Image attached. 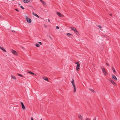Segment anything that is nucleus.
<instances>
[{
    "label": "nucleus",
    "instance_id": "39448f33",
    "mask_svg": "<svg viewBox=\"0 0 120 120\" xmlns=\"http://www.w3.org/2000/svg\"><path fill=\"white\" fill-rule=\"evenodd\" d=\"M26 19L27 21V22L29 23H30L31 22V19L29 18H28L26 16Z\"/></svg>",
    "mask_w": 120,
    "mask_h": 120
},
{
    "label": "nucleus",
    "instance_id": "20e7f679",
    "mask_svg": "<svg viewBox=\"0 0 120 120\" xmlns=\"http://www.w3.org/2000/svg\"><path fill=\"white\" fill-rule=\"evenodd\" d=\"M74 82V80L73 79L71 81V83H72L73 86L74 87V90H76V89L75 88V85Z\"/></svg>",
    "mask_w": 120,
    "mask_h": 120
},
{
    "label": "nucleus",
    "instance_id": "2eb2a0df",
    "mask_svg": "<svg viewBox=\"0 0 120 120\" xmlns=\"http://www.w3.org/2000/svg\"><path fill=\"white\" fill-rule=\"evenodd\" d=\"M43 79L47 81H48L49 80L48 79L45 77H43Z\"/></svg>",
    "mask_w": 120,
    "mask_h": 120
},
{
    "label": "nucleus",
    "instance_id": "4be33fe9",
    "mask_svg": "<svg viewBox=\"0 0 120 120\" xmlns=\"http://www.w3.org/2000/svg\"><path fill=\"white\" fill-rule=\"evenodd\" d=\"M18 75L21 77H23V76L22 75L20 74H18Z\"/></svg>",
    "mask_w": 120,
    "mask_h": 120
},
{
    "label": "nucleus",
    "instance_id": "4468645a",
    "mask_svg": "<svg viewBox=\"0 0 120 120\" xmlns=\"http://www.w3.org/2000/svg\"><path fill=\"white\" fill-rule=\"evenodd\" d=\"M71 29L72 30H73L74 31V32L76 30V29L74 27H71Z\"/></svg>",
    "mask_w": 120,
    "mask_h": 120
},
{
    "label": "nucleus",
    "instance_id": "7ed1b4c3",
    "mask_svg": "<svg viewBox=\"0 0 120 120\" xmlns=\"http://www.w3.org/2000/svg\"><path fill=\"white\" fill-rule=\"evenodd\" d=\"M11 52L14 55H17V53L16 52L15 50L13 49H11Z\"/></svg>",
    "mask_w": 120,
    "mask_h": 120
},
{
    "label": "nucleus",
    "instance_id": "c85d7f7f",
    "mask_svg": "<svg viewBox=\"0 0 120 120\" xmlns=\"http://www.w3.org/2000/svg\"><path fill=\"white\" fill-rule=\"evenodd\" d=\"M106 65H108V66H109V64H108L107 63H106Z\"/></svg>",
    "mask_w": 120,
    "mask_h": 120
},
{
    "label": "nucleus",
    "instance_id": "a211bd4d",
    "mask_svg": "<svg viewBox=\"0 0 120 120\" xmlns=\"http://www.w3.org/2000/svg\"><path fill=\"white\" fill-rule=\"evenodd\" d=\"M33 14L35 16H36L37 17V18H39V16H38V15H37V14H35V13H33Z\"/></svg>",
    "mask_w": 120,
    "mask_h": 120
},
{
    "label": "nucleus",
    "instance_id": "0eeeda50",
    "mask_svg": "<svg viewBox=\"0 0 120 120\" xmlns=\"http://www.w3.org/2000/svg\"><path fill=\"white\" fill-rule=\"evenodd\" d=\"M112 79H114L116 81L117 80V78L114 75H112Z\"/></svg>",
    "mask_w": 120,
    "mask_h": 120
},
{
    "label": "nucleus",
    "instance_id": "f3484780",
    "mask_svg": "<svg viewBox=\"0 0 120 120\" xmlns=\"http://www.w3.org/2000/svg\"><path fill=\"white\" fill-rule=\"evenodd\" d=\"M11 78H12L13 79H16L15 77L13 75H11Z\"/></svg>",
    "mask_w": 120,
    "mask_h": 120
},
{
    "label": "nucleus",
    "instance_id": "5701e85b",
    "mask_svg": "<svg viewBox=\"0 0 120 120\" xmlns=\"http://www.w3.org/2000/svg\"><path fill=\"white\" fill-rule=\"evenodd\" d=\"M112 68V69L113 71L115 73L116 72V71H115L114 69V68H113V67Z\"/></svg>",
    "mask_w": 120,
    "mask_h": 120
},
{
    "label": "nucleus",
    "instance_id": "393cba45",
    "mask_svg": "<svg viewBox=\"0 0 120 120\" xmlns=\"http://www.w3.org/2000/svg\"><path fill=\"white\" fill-rule=\"evenodd\" d=\"M56 28L57 29H59V27L58 26H56Z\"/></svg>",
    "mask_w": 120,
    "mask_h": 120
},
{
    "label": "nucleus",
    "instance_id": "9d476101",
    "mask_svg": "<svg viewBox=\"0 0 120 120\" xmlns=\"http://www.w3.org/2000/svg\"><path fill=\"white\" fill-rule=\"evenodd\" d=\"M23 2L25 3H26L30 1V0H23Z\"/></svg>",
    "mask_w": 120,
    "mask_h": 120
},
{
    "label": "nucleus",
    "instance_id": "4c0bfd02",
    "mask_svg": "<svg viewBox=\"0 0 120 120\" xmlns=\"http://www.w3.org/2000/svg\"><path fill=\"white\" fill-rule=\"evenodd\" d=\"M112 15V14H110V16H111Z\"/></svg>",
    "mask_w": 120,
    "mask_h": 120
},
{
    "label": "nucleus",
    "instance_id": "6e6552de",
    "mask_svg": "<svg viewBox=\"0 0 120 120\" xmlns=\"http://www.w3.org/2000/svg\"><path fill=\"white\" fill-rule=\"evenodd\" d=\"M21 105L22 107V109H25V107L24 106V105L23 104V103L22 102H21Z\"/></svg>",
    "mask_w": 120,
    "mask_h": 120
},
{
    "label": "nucleus",
    "instance_id": "423d86ee",
    "mask_svg": "<svg viewBox=\"0 0 120 120\" xmlns=\"http://www.w3.org/2000/svg\"><path fill=\"white\" fill-rule=\"evenodd\" d=\"M109 80L114 85H116V83L114 82L113 81L112 79L110 78L109 79Z\"/></svg>",
    "mask_w": 120,
    "mask_h": 120
},
{
    "label": "nucleus",
    "instance_id": "9b49d317",
    "mask_svg": "<svg viewBox=\"0 0 120 120\" xmlns=\"http://www.w3.org/2000/svg\"><path fill=\"white\" fill-rule=\"evenodd\" d=\"M0 48L3 51L5 52H6V50L3 48L1 47H0Z\"/></svg>",
    "mask_w": 120,
    "mask_h": 120
},
{
    "label": "nucleus",
    "instance_id": "e433bc0d",
    "mask_svg": "<svg viewBox=\"0 0 120 120\" xmlns=\"http://www.w3.org/2000/svg\"><path fill=\"white\" fill-rule=\"evenodd\" d=\"M74 92L75 93L76 92V90H74Z\"/></svg>",
    "mask_w": 120,
    "mask_h": 120
},
{
    "label": "nucleus",
    "instance_id": "ea45409f",
    "mask_svg": "<svg viewBox=\"0 0 120 120\" xmlns=\"http://www.w3.org/2000/svg\"><path fill=\"white\" fill-rule=\"evenodd\" d=\"M90 90H93L92 89H90Z\"/></svg>",
    "mask_w": 120,
    "mask_h": 120
},
{
    "label": "nucleus",
    "instance_id": "6ab92c4d",
    "mask_svg": "<svg viewBox=\"0 0 120 120\" xmlns=\"http://www.w3.org/2000/svg\"><path fill=\"white\" fill-rule=\"evenodd\" d=\"M75 33L77 35H78L79 34V33L78 31L76 30L75 32Z\"/></svg>",
    "mask_w": 120,
    "mask_h": 120
},
{
    "label": "nucleus",
    "instance_id": "c9c22d12",
    "mask_svg": "<svg viewBox=\"0 0 120 120\" xmlns=\"http://www.w3.org/2000/svg\"><path fill=\"white\" fill-rule=\"evenodd\" d=\"M50 37V39H52V38L51 37Z\"/></svg>",
    "mask_w": 120,
    "mask_h": 120
},
{
    "label": "nucleus",
    "instance_id": "1a4fd4ad",
    "mask_svg": "<svg viewBox=\"0 0 120 120\" xmlns=\"http://www.w3.org/2000/svg\"><path fill=\"white\" fill-rule=\"evenodd\" d=\"M40 0L41 2L43 5H46V3L45 2L42 0Z\"/></svg>",
    "mask_w": 120,
    "mask_h": 120
},
{
    "label": "nucleus",
    "instance_id": "a19ab883",
    "mask_svg": "<svg viewBox=\"0 0 120 120\" xmlns=\"http://www.w3.org/2000/svg\"><path fill=\"white\" fill-rule=\"evenodd\" d=\"M19 4V5H20V4Z\"/></svg>",
    "mask_w": 120,
    "mask_h": 120
},
{
    "label": "nucleus",
    "instance_id": "473e14b6",
    "mask_svg": "<svg viewBox=\"0 0 120 120\" xmlns=\"http://www.w3.org/2000/svg\"><path fill=\"white\" fill-rule=\"evenodd\" d=\"M93 120H96V118H95L93 119Z\"/></svg>",
    "mask_w": 120,
    "mask_h": 120
},
{
    "label": "nucleus",
    "instance_id": "f704fd0d",
    "mask_svg": "<svg viewBox=\"0 0 120 120\" xmlns=\"http://www.w3.org/2000/svg\"><path fill=\"white\" fill-rule=\"evenodd\" d=\"M44 26H45V27H46V25H44Z\"/></svg>",
    "mask_w": 120,
    "mask_h": 120
},
{
    "label": "nucleus",
    "instance_id": "f03ea898",
    "mask_svg": "<svg viewBox=\"0 0 120 120\" xmlns=\"http://www.w3.org/2000/svg\"><path fill=\"white\" fill-rule=\"evenodd\" d=\"M101 68L104 74L105 75L107 74V73L105 71L104 68L103 67H101Z\"/></svg>",
    "mask_w": 120,
    "mask_h": 120
},
{
    "label": "nucleus",
    "instance_id": "412c9836",
    "mask_svg": "<svg viewBox=\"0 0 120 120\" xmlns=\"http://www.w3.org/2000/svg\"><path fill=\"white\" fill-rule=\"evenodd\" d=\"M35 45L37 47H40V45L38 43H36Z\"/></svg>",
    "mask_w": 120,
    "mask_h": 120
},
{
    "label": "nucleus",
    "instance_id": "dca6fc26",
    "mask_svg": "<svg viewBox=\"0 0 120 120\" xmlns=\"http://www.w3.org/2000/svg\"><path fill=\"white\" fill-rule=\"evenodd\" d=\"M67 35L69 37H70L71 36H72V34L69 33H67Z\"/></svg>",
    "mask_w": 120,
    "mask_h": 120
},
{
    "label": "nucleus",
    "instance_id": "aec40b11",
    "mask_svg": "<svg viewBox=\"0 0 120 120\" xmlns=\"http://www.w3.org/2000/svg\"><path fill=\"white\" fill-rule=\"evenodd\" d=\"M28 72L29 73L31 74H33V75H36V74H34V73L33 72H32L31 71H30Z\"/></svg>",
    "mask_w": 120,
    "mask_h": 120
},
{
    "label": "nucleus",
    "instance_id": "2f4dec72",
    "mask_svg": "<svg viewBox=\"0 0 120 120\" xmlns=\"http://www.w3.org/2000/svg\"><path fill=\"white\" fill-rule=\"evenodd\" d=\"M31 120H34L32 117H31Z\"/></svg>",
    "mask_w": 120,
    "mask_h": 120
},
{
    "label": "nucleus",
    "instance_id": "cd10ccee",
    "mask_svg": "<svg viewBox=\"0 0 120 120\" xmlns=\"http://www.w3.org/2000/svg\"><path fill=\"white\" fill-rule=\"evenodd\" d=\"M98 26L99 28H101V26L99 25Z\"/></svg>",
    "mask_w": 120,
    "mask_h": 120
},
{
    "label": "nucleus",
    "instance_id": "7c9ffc66",
    "mask_svg": "<svg viewBox=\"0 0 120 120\" xmlns=\"http://www.w3.org/2000/svg\"><path fill=\"white\" fill-rule=\"evenodd\" d=\"M11 31L12 32H14V33H15V31L14 30H12Z\"/></svg>",
    "mask_w": 120,
    "mask_h": 120
},
{
    "label": "nucleus",
    "instance_id": "79ce46f5",
    "mask_svg": "<svg viewBox=\"0 0 120 120\" xmlns=\"http://www.w3.org/2000/svg\"><path fill=\"white\" fill-rule=\"evenodd\" d=\"M1 17V16H0V18Z\"/></svg>",
    "mask_w": 120,
    "mask_h": 120
},
{
    "label": "nucleus",
    "instance_id": "c756f323",
    "mask_svg": "<svg viewBox=\"0 0 120 120\" xmlns=\"http://www.w3.org/2000/svg\"><path fill=\"white\" fill-rule=\"evenodd\" d=\"M48 21L49 22H50V20L49 19H48Z\"/></svg>",
    "mask_w": 120,
    "mask_h": 120
},
{
    "label": "nucleus",
    "instance_id": "58836bf2",
    "mask_svg": "<svg viewBox=\"0 0 120 120\" xmlns=\"http://www.w3.org/2000/svg\"><path fill=\"white\" fill-rule=\"evenodd\" d=\"M86 120H90L89 119H86Z\"/></svg>",
    "mask_w": 120,
    "mask_h": 120
},
{
    "label": "nucleus",
    "instance_id": "bb28decb",
    "mask_svg": "<svg viewBox=\"0 0 120 120\" xmlns=\"http://www.w3.org/2000/svg\"><path fill=\"white\" fill-rule=\"evenodd\" d=\"M15 10L17 12H19V10L17 9H15Z\"/></svg>",
    "mask_w": 120,
    "mask_h": 120
},
{
    "label": "nucleus",
    "instance_id": "f8f14e48",
    "mask_svg": "<svg viewBox=\"0 0 120 120\" xmlns=\"http://www.w3.org/2000/svg\"><path fill=\"white\" fill-rule=\"evenodd\" d=\"M56 14L58 15L60 17H61L62 15L60 13L58 12H57L56 13Z\"/></svg>",
    "mask_w": 120,
    "mask_h": 120
},
{
    "label": "nucleus",
    "instance_id": "b1692460",
    "mask_svg": "<svg viewBox=\"0 0 120 120\" xmlns=\"http://www.w3.org/2000/svg\"><path fill=\"white\" fill-rule=\"evenodd\" d=\"M20 8H22V9H24V8L22 6H21L20 7Z\"/></svg>",
    "mask_w": 120,
    "mask_h": 120
},
{
    "label": "nucleus",
    "instance_id": "ddd939ff",
    "mask_svg": "<svg viewBox=\"0 0 120 120\" xmlns=\"http://www.w3.org/2000/svg\"><path fill=\"white\" fill-rule=\"evenodd\" d=\"M79 118L81 120H82V117L80 115H79Z\"/></svg>",
    "mask_w": 120,
    "mask_h": 120
},
{
    "label": "nucleus",
    "instance_id": "72a5a7b5",
    "mask_svg": "<svg viewBox=\"0 0 120 120\" xmlns=\"http://www.w3.org/2000/svg\"><path fill=\"white\" fill-rule=\"evenodd\" d=\"M92 92H94V90H91Z\"/></svg>",
    "mask_w": 120,
    "mask_h": 120
},
{
    "label": "nucleus",
    "instance_id": "f257e3e1",
    "mask_svg": "<svg viewBox=\"0 0 120 120\" xmlns=\"http://www.w3.org/2000/svg\"><path fill=\"white\" fill-rule=\"evenodd\" d=\"M75 64H77V66L76 67V70L77 71H78L80 69V64L79 62H75Z\"/></svg>",
    "mask_w": 120,
    "mask_h": 120
},
{
    "label": "nucleus",
    "instance_id": "a878e982",
    "mask_svg": "<svg viewBox=\"0 0 120 120\" xmlns=\"http://www.w3.org/2000/svg\"><path fill=\"white\" fill-rule=\"evenodd\" d=\"M38 43L40 45H42V43L41 42H38Z\"/></svg>",
    "mask_w": 120,
    "mask_h": 120
}]
</instances>
